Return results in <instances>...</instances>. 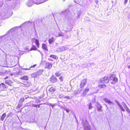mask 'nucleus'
I'll use <instances>...</instances> for the list:
<instances>
[{
	"mask_svg": "<svg viewBox=\"0 0 130 130\" xmlns=\"http://www.w3.org/2000/svg\"><path fill=\"white\" fill-rule=\"evenodd\" d=\"M109 82V77H108L107 76H105L99 79L98 87L100 89L106 88L107 87L106 85L103 83L107 84Z\"/></svg>",
	"mask_w": 130,
	"mask_h": 130,
	"instance_id": "nucleus-1",
	"label": "nucleus"
},
{
	"mask_svg": "<svg viewBox=\"0 0 130 130\" xmlns=\"http://www.w3.org/2000/svg\"><path fill=\"white\" fill-rule=\"evenodd\" d=\"M109 79L111 84L113 85H115L118 82V78L115 74H111L109 77Z\"/></svg>",
	"mask_w": 130,
	"mask_h": 130,
	"instance_id": "nucleus-2",
	"label": "nucleus"
},
{
	"mask_svg": "<svg viewBox=\"0 0 130 130\" xmlns=\"http://www.w3.org/2000/svg\"><path fill=\"white\" fill-rule=\"evenodd\" d=\"M118 105L121 110L123 111L124 112L125 111V110L124 108V107L125 109H126V110L128 113H130V110L126 104L124 103H123L122 105L120 104H118Z\"/></svg>",
	"mask_w": 130,
	"mask_h": 130,
	"instance_id": "nucleus-3",
	"label": "nucleus"
},
{
	"mask_svg": "<svg viewBox=\"0 0 130 130\" xmlns=\"http://www.w3.org/2000/svg\"><path fill=\"white\" fill-rule=\"evenodd\" d=\"M58 80L57 78L54 75H52L49 79L50 81L52 83L56 82Z\"/></svg>",
	"mask_w": 130,
	"mask_h": 130,
	"instance_id": "nucleus-4",
	"label": "nucleus"
},
{
	"mask_svg": "<svg viewBox=\"0 0 130 130\" xmlns=\"http://www.w3.org/2000/svg\"><path fill=\"white\" fill-rule=\"evenodd\" d=\"M87 83V80L86 79H84L82 80L79 86L80 88H83L86 85Z\"/></svg>",
	"mask_w": 130,
	"mask_h": 130,
	"instance_id": "nucleus-5",
	"label": "nucleus"
},
{
	"mask_svg": "<svg viewBox=\"0 0 130 130\" xmlns=\"http://www.w3.org/2000/svg\"><path fill=\"white\" fill-rule=\"evenodd\" d=\"M0 88L2 90L4 91L8 88V87L4 83H2L0 84Z\"/></svg>",
	"mask_w": 130,
	"mask_h": 130,
	"instance_id": "nucleus-6",
	"label": "nucleus"
},
{
	"mask_svg": "<svg viewBox=\"0 0 130 130\" xmlns=\"http://www.w3.org/2000/svg\"><path fill=\"white\" fill-rule=\"evenodd\" d=\"M52 67V64L49 62H46L45 63V68L48 69H50Z\"/></svg>",
	"mask_w": 130,
	"mask_h": 130,
	"instance_id": "nucleus-7",
	"label": "nucleus"
},
{
	"mask_svg": "<svg viewBox=\"0 0 130 130\" xmlns=\"http://www.w3.org/2000/svg\"><path fill=\"white\" fill-rule=\"evenodd\" d=\"M104 100L106 103H108L109 104H113V103L112 102L110 101V100H108L107 98H104Z\"/></svg>",
	"mask_w": 130,
	"mask_h": 130,
	"instance_id": "nucleus-8",
	"label": "nucleus"
},
{
	"mask_svg": "<svg viewBox=\"0 0 130 130\" xmlns=\"http://www.w3.org/2000/svg\"><path fill=\"white\" fill-rule=\"evenodd\" d=\"M42 48L44 50L46 51H48V49L46 44L43 43L42 44Z\"/></svg>",
	"mask_w": 130,
	"mask_h": 130,
	"instance_id": "nucleus-9",
	"label": "nucleus"
},
{
	"mask_svg": "<svg viewBox=\"0 0 130 130\" xmlns=\"http://www.w3.org/2000/svg\"><path fill=\"white\" fill-rule=\"evenodd\" d=\"M33 39L35 40L34 42L37 47L39 48V40L37 39H35V38H34Z\"/></svg>",
	"mask_w": 130,
	"mask_h": 130,
	"instance_id": "nucleus-10",
	"label": "nucleus"
},
{
	"mask_svg": "<svg viewBox=\"0 0 130 130\" xmlns=\"http://www.w3.org/2000/svg\"><path fill=\"white\" fill-rule=\"evenodd\" d=\"M12 83V82L10 80H7L5 81V83L10 86H11V84Z\"/></svg>",
	"mask_w": 130,
	"mask_h": 130,
	"instance_id": "nucleus-11",
	"label": "nucleus"
},
{
	"mask_svg": "<svg viewBox=\"0 0 130 130\" xmlns=\"http://www.w3.org/2000/svg\"><path fill=\"white\" fill-rule=\"evenodd\" d=\"M56 90V88L53 87H50L49 89V91L51 92H55Z\"/></svg>",
	"mask_w": 130,
	"mask_h": 130,
	"instance_id": "nucleus-12",
	"label": "nucleus"
},
{
	"mask_svg": "<svg viewBox=\"0 0 130 130\" xmlns=\"http://www.w3.org/2000/svg\"><path fill=\"white\" fill-rule=\"evenodd\" d=\"M20 78L22 80H27L28 79V77L27 76H24L21 77Z\"/></svg>",
	"mask_w": 130,
	"mask_h": 130,
	"instance_id": "nucleus-13",
	"label": "nucleus"
},
{
	"mask_svg": "<svg viewBox=\"0 0 130 130\" xmlns=\"http://www.w3.org/2000/svg\"><path fill=\"white\" fill-rule=\"evenodd\" d=\"M54 38L52 37L51 38L49 39L48 40V42L50 44H52L53 42H54Z\"/></svg>",
	"mask_w": 130,
	"mask_h": 130,
	"instance_id": "nucleus-14",
	"label": "nucleus"
},
{
	"mask_svg": "<svg viewBox=\"0 0 130 130\" xmlns=\"http://www.w3.org/2000/svg\"><path fill=\"white\" fill-rule=\"evenodd\" d=\"M102 108V106L100 104H99L97 105V108L98 111H102L101 110Z\"/></svg>",
	"mask_w": 130,
	"mask_h": 130,
	"instance_id": "nucleus-15",
	"label": "nucleus"
},
{
	"mask_svg": "<svg viewBox=\"0 0 130 130\" xmlns=\"http://www.w3.org/2000/svg\"><path fill=\"white\" fill-rule=\"evenodd\" d=\"M50 57L53 58L54 59H57L58 58V57L56 55H51L50 56Z\"/></svg>",
	"mask_w": 130,
	"mask_h": 130,
	"instance_id": "nucleus-16",
	"label": "nucleus"
},
{
	"mask_svg": "<svg viewBox=\"0 0 130 130\" xmlns=\"http://www.w3.org/2000/svg\"><path fill=\"white\" fill-rule=\"evenodd\" d=\"M6 116V113H4L1 117V120L2 121H3Z\"/></svg>",
	"mask_w": 130,
	"mask_h": 130,
	"instance_id": "nucleus-17",
	"label": "nucleus"
},
{
	"mask_svg": "<svg viewBox=\"0 0 130 130\" xmlns=\"http://www.w3.org/2000/svg\"><path fill=\"white\" fill-rule=\"evenodd\" d=\"M37 48L36 47V46L34 45H32L31 47L30 48L29 50L30 51L34 50L36 51L37 50Z\"/></svg>",
	"mask_w": 130,
	"mask_h": 130,
	"instance_id": "nucleus-18",
	"label": "nucleus"
},
{
	"mask_svg": "<svg viewBox=\"0 0 130 130\" xmlns=\"http://www.w3.org/2000/svg\"><path fill=\"white\" fill-rule=\"evenodd\" d=\"M89 91V88H86L84 91V93H86Z\"/></svg>",
	"mask_w": 130,
	"mask_h": 130,
	"instance_id": "nucleus-19",
	"label": "nucleus"
},
{
	"mask_svg": "<svg viewBox=\"0 0 130 130\" xmlns=\"http://www.w3.org/2000/svg\"><path fill=\"white\" fill-rule=\"evenodd\" d=\"M24 100H25L24 98H22L20 99V100L19 101V102L20 103H22L24 101Z\"/></svg>",
	"mask_w": 130,
	"mask_h": 130,
	"instance_id": "nucleus-20",
	"label": "nucleus"
},
{
	"mask_svg": "<svg viewBox=\"0 0 130 130\" xmlns=\"http://www.w3.org/2000/svg\"><path fill=\"white\" fill-rule=\"evenodd\" d=\"M59 80L60 82H62L63 81V77L62 76H61L59 78Z\"/></svg>",
	"mask_w": 130,
	"mask_h": 130,
	"instance_id": "nucleus-21",
	"label": "nucleus"
},
{
	"mask_svg": "<svg viewBox=\"0 0 130 130\" xmlns=\"http://www.w3.org/2000/svg\"><path fill=\"white\" fill-rule=\"evenodd\" d=\"M55 74L56 75L57 77L59 76L60 75V74L59 72H56L55 73Z\"/></svg>",
	"mask_w": 130,
	"mask_h": 130,
	"instance_id": "nucleus-22",
	"label": "nucleus"
},
{
	"mask_svg": "<svg viewBox=\"0 0 130 130\" xmlns=\"http://www.w3.org/2000/svg\"><path fill=\"white\" fill-rule=\"evenodd\" d=\"M92 104L91 103H90L89 105V109H90L92 108Z\"/></svg>",
	"mask_w": 130,
	"mask_h": 130,
	"instance_id": "nucleus-23",
	"label": "nucleus"
},
{
	"mask_svg": "<svg viewBox=\"0 0 130 130\" xmlns=\"http://www.w3.org/2000/svg\"><path fill=\"white\" fill-rule=\"evenodd\" d=\"M128 0H125L124 4H126L127 3Z\"/></svg>",
	"mask_w": 130,
	"mask_h": 130,
	"instance_id": "nucleus-24",
	"label": "nucleus"
},
{
	"mask_svg": "<svg viewBox=\"0 0 130 130\" xmlns=\"http://www.w3.org/2000/svg\"><path fill=\"white\" fill-rule=\"evenodd\" d=\"M36 65V64H34V65H33L32 66H31L30 67V68H33Z\"/></svg>",
	"mask_w": 130,
	"mask_h": 130,
	"instance_id": "nucleus-25",
	"label": "nucleus"
},
{
	"mask_svg": "<svg viewBox=\"0 0 130 130\" xmlns=\"http://www.w3.org/2000/svg\"><path fill=\"white\" fill-rule=\"evenodd\" d=\"M65 110L66 111V112H68L69 111V110L68 109H66Z\"/></svg>",
	"mask_w": 130,
	"mask_h": 130,
	"instance_id": "nucleus-26",
	"label": "nucleus"
},
{
	"mask_svg": "<svg viewBox=\"0 0 130 130\" xmlns=\"http://www.w3.org/2000/svg\"><path fill=\"white\" fill-rule=\"evenodd\" d=\"M8 77H9L8 76H7L5 78H4V79H5V80L6 79L8 78Z\"/></svg>",
	"mask_w": 130,
	"mask_h": 130,
	"instance_id": "nucleus-27",
	"label": "nucleus"
},
{
	"mask_svg": "<svg viewBox=\"0 0 130 130\" xmlns=\"http://www.w3.org/2000/svg\"><path fill=\"white\" fill-rule=\"evenodd\" d=\"M24 69L25 70H29L30 69L26 68V69Z\"/></svg>",
	"mask_w": 130,
	"mask_h": 130,
	"instance_id": "nucleus-28",
	"label": "nucleus"
},
{
	"mask_svg": "<svg viewBox=\"0 0 130 130\" xmlns=\"http://www.w3.org/2000/svg\"><path fill=\"white\" fill-rule=\"evenodd\" d=\"M38 106V107H39V106L36 105H35V106H34L35 107H37V106Z\"/></svg>",
	"mask_w": 130,
	"mask_h": 130,
	"instance_id": "nucleus-29",
	"label": "nucleus"
},
{
	"mask_svg": "<svg viewBox=\"0 0 130 130\" xmlns=\"http://www.w3.org/2000/svg\"><path fill=\"white\" fill-rule=\"evenodd\" d=\"M127 67L128 68L130 69V65L128 66Z\"/></svg>",
	"mask_w": 130,
	"mask_h": 130,
	"instance_id": "nucleus-30",
	"label": "nucleus"
},
{
	"mask_svg": "<svg viewBox=\"0 0 130 130\" xmlns=\"http://www.w3.org/2000/svg\"><path fill=\"white\" fill-rule=\"evenodd\" d=\"M48 60L49 61H52V60L48 58Z\"/></svg>",
	"mask_w": 130,
	"mask_h": 130,
	"instance_id": "nucleus-31",
	"label": "nucleus"
},
{
	"mask_svg": "<svg viewBox=\"0 0 130 130\" xmlns=\"http://www.w3.org/2000/svg\"><path fill=\"white\" fill-rule=\"evenodd\" d=\"M7 1H11V0H6Z\"/></svg>",
	"mask_w": 130,
	"mask_h": 130,
	"instance_id": "nucleus-32",
	"label": "nucleus"
},
{
	"mask_svg": "<svg viewBox=\"0 0 130 130\" xmlns=\"http://www.w3.org/2000/svg\"><path fill=\"white\" fill-rule=\"evenodd\" d=\"M60 36H62V35H60Z\"/></svg>",
	"mask_w": 130,
	"mask_h": 130,
	"instance_id": "nucleus-33",
	"label": "nucleus"
}]
</instances>
